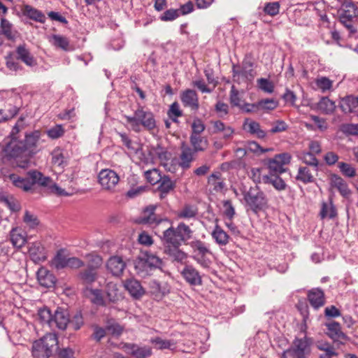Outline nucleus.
<instances>
[{
    "label": "nucleus",
    "instance_id": "nucleus-1",
    "mask_svg": "<svg viewBox=\"0 0 358 358\" xmlns=\"http://www.w3.org/2000/svg\"><path fill=\"white\" fill-rule=\"evenodd\" d=\"M162 229L160 240L164 253L173 262L182 264L188 255L180 249V246L192 238L193 231L185 222H180L176 227L170 225L167 229Z\"/></svg>",
    "mask_w": 358,
    "mask_h": 358
},
{
    "label": "nucleus",
    "instance_id": "nucleus-2",
    "mask_svg": "<svg viewBox=\"0 0 358 358\" xmlns=\"http://www.w3.org/2000/svg\"><path fill=\"white\" fill-rule=\"evenodd\" d=\"M123 117L130 125L131 130L136 133L141 132L143 129L150 131L157 126L153 113L145 110L141 105L138 106L132 115H124Z\"/></svg>",
    "mask_w": 358,
    "mask_h": 358
},
{
    "label": "nucleus",
    "instance_id": "nucleus-3",
    "mask_svg": "<svg viewBox=\"0 0 358 358\" xmlns=\"http://www.w3.org/2000/svg\"><path fill=\"white\" fill-rule=\"evenodd\" d=\"M58 349L57 334L48 333L34 341L31 346V355L33 358H50Z\"/></svg>",
    "mask_w": 358,
    "mask_h": 358
},
{
    "label": "nucleus",
    "instance_id": "nucleus-4",
    "mask_svg": "<svg viewBox=\"0 0 358 358\" xmlns=\"http://www.w3.org/2000/svg\"><path fill=\"white\" fill-rule=\"evenodd\" d=\"M339 22L347 29L350 34L357 32L354 20L358 19V7L352 0H345L337 11Z\"/></svg>",
    "mask_w": 358,
    "mask_h": 358
},
{
    "label": "nucleus",
    "instance_id": "nucleus-5",
    "mask_svg": "<svg viewBox=\"0 0 358 358\" xmlns=\"http://www.w3.org/2000/svg\"><path fill=\"white\" fill-rule=\"evenodd\" d=\"M243 195L245 206L255 214L268 206V199L258 186L250 187L244 192Z\"/></svg>",
    "mask_w": 358,
    "mask_h": 358
},
{
    "label": "nucleus",
    "instance_id": "nucleus-6",
    "mask_svg": "<svg viewBox=\"0 0 358 358\" xmlns=\"http://www.w3.org/2000/svg\"><path fill=\"white\" fill-rule=\"evenodd\" d=\"M119 181L118 174L112 169H102L98 174V182L106 191L114 192Z\"/></svg>",
    "mask_w": 358,
    "mask_h": 358
},
{
    "label": "nucleus",
    "instance_id": "nucleus-7",
    "mask_svg": "<svg viewBox=\"0 0 358 358\" xmlns=\"http://www.w3.org/2000/svg\"><path fill=\"white\" fill-rule=\"evenodd\" d=\"M155 206H149L145 208L139 218V223L149 224L151 227L156 226L157 227L161 225H169L170 220L166 217H160L155 213Z\"/></svg>",
    "mask_w": 358,
    "mask_h": 358
},
{
    "label": "nucleus",
    "instance_id": "nucleus-8",
    "mask_svg": "<svg viewBox=\"0 0 358 358\" xmlns=\"http://www.w3.org/2000/svg\"><path fill=\"white\" fill-rule=\"evenodd\" d=\"M308 343L304 338H296L294 346L283 352L281 358H306Z\"/></svg>",
    "mask_w": 358,
    "mask_h": 358
},
{
    "label": "nucleus",
    "instance_id": "nucleus-9",
    "mask_svg": "<svg viewBox=\"0 0 358 358\" xmlns=\"http://www.w3.org/2000/svg\"><path fill=\"white\" fill-rule=\"evenodd\" d=\"M6 156L10 159H17L27 156L29 154L24 146L23 141H10L4 148Z\"/></svg>",
    "mask_w": 358,
    "mask_h": 358
},
{
    "label": "nucleus",
    "instance_id": "nucleus-10",
    "mask_svg": "<svg viewBox=\"0 0 358 358\" xmlns=\"http://www.w3.org/2000/svg\"><path fill=\"white\" fill-rule=\"evenodd\" d=\"M196 152L191 147L185 143H182L180 146V153L178 157V165L183 170H187L191 167L192 162L196 158Z\"/></svg>",
    "mask_w": 358,
    "mask_h": 358
},
{
    "label": "nucleus",
    "instance_id": "nucleus-11",
    "mask_svg": "<svg viewBox=\"0 0 358 358\" xmlns=\"http://www.w3.org/2000/svg\"><path fill=\"white\" fill-rule=\"evenodd\" d=\"M180 273L185 280L192 286H200L203 284L202 275L192 265H185Z\"/></svg>",
    "mask_w": 358,
    "mask_h": 358
},
{
    "label": "nucleus",
    "instance_id": "nucleus-12",
    "mask_svg": "<svg viewBox=\"0 0 358 358\" xmlns=\"http://www.w3.org/2000/svg\"><path fill=\"white\" fill-rule=\"evenodd\" d=\"M124 351L134 358H148L152 356V350L150 346H139L135 343H124Z\"/></svg>",
    "mask_w": 358,
    "mask_h": 358
},
{
    "label": "nucleus",
    "instance_id": "nucleus-13",
    "mask_svg": "<svg viewBox=\"0 0 358 358\" xmlns=\"http://www.w3.org/2000/svg\"><path fill=\"white\" fill-rule=\"evenodd\" d=\"M212 134H222V138L225 141L231 140L235 133V130L231 126L227 125L221 120H211Z\"/></svg>",
    "mask_w": 358,
    "mask_h": 358
},
{
    "label": "nucleus",
    "instance_id": "nucleus-14",
    "mask_svg": "<svg viewBox=\"0 0 358 358\" xmlns=\"http://www.w3.org/2000/svg\"><path fill=\"white\" fill-rule=\"evenodd\" d=\"M69 322L70 318L67 310L62 308H57L52 316L50 327L65 330Z\"/></svg>",
    "mask_w": 358,
    "mask_h": 358
},
{
    "label": "nucleus",
    "instance_id": "nucleus-15",
    "mask_svg": "<svg viewBox=\"0 0 358 358\" xmlns=\"http://www.w3.org/2000/svg\"><path fill=\"white\" fill-rule=\"evenodd\" d=\"M106 267L113 275L120 276L126 268V262L122 257L114 255L108 259Z\"/></svg>",
    "mask_w": 358,
    "mask_h": 358
},
{
    "label": "nucleus",
    "instance_id": "nucleus-16",
    "mask_svg": "<svg viewBox=\"0 0 358 358\" xmlns=\"http://www.w3.org/2000/svg\"><path fill=\"white\" fill-rule=\"evenodd\" d=\"M180 99L184 106L189 107L192 110L196 111L199 108V97L196 91L186 90L181 93Z\"/></svg>",
    "mask_w": 358,
    "mask_h": 358
},
{
    "label": "nucleus",
    "instance_id": "nucleus-17",
    "mask_svg": "<svg viewBox=\"0 0 358 358\" xmlns=\"http://www.w3.org/2000/svg\"><path fill=\"white\" fill-rule=\"evenodd\" d=\"M327 332V334L334 342H342L346 341L348 336L342 331L341 324L336 322H331L326 324Z\"/></svg>",
    "mask_w": 358,
    "mask_h": 358
},
{
    "label": "nucleus",
    "instance_id": "nucleus-18",
    "mask_svg": "<svg viewBox=\"0 0 358 358\" xmlns=\"http://www.w3.org/2000/svg\"><path fill=\"white\" fill-rule=\"evenodd\" d=\"M29 255L35 263L44 262L47 259L44 247L40 242H34L29 244Z\"/></svg>",
    "mask_w": 358,
    "mask_h": 358
},
{
    "label": "nucleus",
    "instance_id": "nucleus-19",
    "mask_svg": "<svg viewBox=\"0 0 358 358\" xmlns=\"http://www.w3.org/2000/svg\"><path fill=\"white\" fill-rule=\"evenodd\" d=\"M330 185L337 189L343 197L348 198L351 195V190L347 182L338 175L334 173L330 176Z\"/></svg>",
    "mask_w": 358,
    "mask_h": 358
},
{
    "label": "nucleus",
    "instance_id": "nucleus-20",
    "mask_svg": "<svg viewBox=\"0 0 358 358\" xmlns=\"http://www.w3.org/2000/svg\"><path fill=\"white\" fill-rule=\"evenodd\" d=\"M36 275L39 284L44 287H52L56 282L55 276L45 267H41Z\"/></svg>",
    "mask_w": 358,
    "mask_h": 358
},
{
    "label": "nucleus",
    "instance_id": "nucleus-21",
    "mask_svg": "<svg viewBox=\"0 0 358 358\" xmlns=\"http://www.w3.org/2000/svg\"><path fill=\"white\" fill-rule=\"evenodd\" d=\"M17 59L21 60L29 66H34L36 65V60L31 54L29 49L26 48L25 44L20 45L15 50Z\"/></svg>",
    "mask_w": 358,
    "mask_h": 358
},
{
    "label": "nucleus",
    "instance_id": "nucleus-22",
    "mask_svg": "<svg viewBox=\"0 0 358 358\" xmlns=\"http://www.w3.org/2000/svg\"><path fill=\"white\" fill-rule=\"evenodd\" d=\"M308 299L310 305L315 309L323 306L325 303L324 292L320 288H314L308 292Z\"/></svg>",
    "mask_w": 358,
    "mask_h": 358
},
{
    "label": "nucleus",
    "instance_id": "nucleus-23",
    "mask_svg": "<svg viewBox=\"0 0 358 358\" xmlns=\"http://www.w3.org/2000/svg\"><path fill=\"white\" fill-rule=\"evenodd\" d=\"M159 183L158 190L161 199H164L176 187V182L173 181L169 176L164 175Z\"/></svg>",
    "mask_w": 358,
    "mask_h": 358
},
{
    "label": "nucleus",
    "instance_id": "nucleus-24",
    "mask_svg": "<svg viewBox=\"0 0 358 358\" xmlns=\"http://www.w3.org/2000/svg\"><path fill=\"white\" fill-rule=\"evenodd\" d=\"M1 33L9 41H14L18 36V31L13 28V25L6 18L1 19Z\"/></svg>",
    "mask_w": 358,
    "mask_h": 358
},
{
    "label": "nucleus",
    "instance_id": "nucleus-25",
    "mask_svg": "<svg viewBox=\"0 0 358 358\" xmlns=\"http://www.w3.org/2000/svg\"><path fill=\"white\" fill-rule=\"evenodd\" d=\"M126 289L135 299H139L144 294L141 283L135 279L127 280L124 284Z\"/></svg>",
    "mask_w": 358,
    "mask_h": 358
},
{
    "label": "nucleus",
    "instance_id": "nucleus-26",
    "mask_svg": "<svg viewBox=\"0 0 358 358\" xmlns=\"http://www.w3.org/2000/svg\"><path fill=\"white\" fill-rule=\"evenodd\" d=\"M85 295L95 305L106 306V301L104 300L102 291L99 289L86 288L84 291Z\"/></svg>",
    "mask_w": 358,
    "mask_h": 358
},
{
    "label": "nucleus",
    "instance_id": "nucleus-27",
    "mask_svg": "<svg viewBox=\"0 0 358 358\" xmlns=\"http://www.w3.org/2000/svg\"><path fill=\"white\" fill-rule=\"evenodd\" d=\"M189 142L196 152H204L209 144L208 139L201 135H190Z\"/></svg>",
    "mask_w": 358,
    "mask_h": 358
},
{
    "label": "nucleus",
    "instance_id": "nucleus-28",
    "mask_svg": "<svg viewBox=\"0 0 358 358\" xmlns=\"http://www.w3.org/2000/svg\"><path fill=\"white\" fill-rule=\"evenodd\" d=\"M211 236L215 243L220 246H225L229 242V236L217 224H215L213 231L211 232Z\"/></svg>",
    "mask_w": 358,
    "mask_h": 358
},
{
    "label": "nucleus",
    "instance_id": "nucleus-29",
    "mask_svg": "<svg viewBox=\"0 0 358 358\" xmlns=\"http://www.w3.org/2000/svg\"><path fill=\"white\" fill-rule=\"evenodd\" d=\"M40 131H34L30 134H27L25 135V138L23 141L24 146L28 154L29 155L31 152L36 149L37 146V143L40 138Z\"/></svg>",
    "mask_w": 358,
    "mask_h": 358
},
{
    "label": "nucleus",
    "instance_id": "nucleus-30",
    "mask_svg": "<svg viewBox=\"0 0 358 358\" xmlns=\"http://www.w3.org/2000/svg\"><path fill=\"white\" fill-rule=\"evenodd\" d=\"M10 239L15 248H22L27 242L25 233L19 228H13L10 232Z\"/></svg>",
    "mask_w": 358,
    "mask_h": 358
},
{
    "label": "nucleus",
    "instance_id": "nucleus-31",
    "mask_svg": "<svg viewBox=\"0 0 358 358\" xmlns=\"http://www.w3.org/2000/svg\"><path fill=\"white\" fill-rule=\"evenodd\" d=\"M262 180L265 184L272 185L278 191L285 190L287 187L285 182L277 174L263 176Z\"/></svg>",
    "mask_w": 358,
    "mask_h": 358
},
{
    "label": "nucleus",
    "instance_id": "nucleus-32",
    "mask_svg": "<svg viewBox=\"0 0 358 358\" xmlns=\"http://www.w3.org/2000/svg\"><path fill=\"white\" fill-rule=\"evenodd\" d=\"M22 12L24 15L36 22L44 23L45 21V15L41 11L29 5L24 6Z\"/></svg>",
    "mask_w": 358,
    "mask_h": 358
},
{
    "label": "nucleus",
    "instance_id": "nucleus-33",
    "mask_svg": "<svg viewBox=\"0 0 358 358\" xmlns=\"http://www.w3.org/2000/svg\"><path fill=\"white\" fill-rule=\"evenodd\" d=\"M358 106V98L354 96H347L341 99L340 108L345 113H352Z\"/></svg>",
    "mask_w": 358,
    "mask_h": 358
},
{
    "label": "nucleus",
    "instance_id": "nucleus-34",
    "mask_svg": "<svg viewBox=\"0 0 358 358\" xmlns=\"http://www.w3.org/2000/svg\"><path fill=\"white\" fill-rule=\"evenodd\" d=\"M28 176H29L32 180L33 185L37 183L41 186L50 188V185L53 182L52 180L50 177L45 176L41 172L36 171H29L28 173Z\"/></svg>",
    "mask_w": 358,
    "mask_h": 358
},
{
    "label": "nucleus",
    "instance_id": "nucleus-35",
    "mask_svg": "<svg viewBox=\"0 0 358 358\" xmlns=\"http://www.w3.org/2000/svg\"><path fill=\"white\" fill-rule=\"evenodd\" d=\"M245 130L248 131L251 134L255 135L259 138H264L266 137V132L261 129L260 124L255 121H245L243 124Z\"/></svg>",
    "mask_w": 358,
    "mask_h": 358
},
{
    "label": "nucleus",
    "instance_id": "nucleus-36",
    "mask_svg": "<svg viewBox=\"0 0 358 358\" xmlns=\"http://www.w3.org/2000/svg\"><path fill=\"white\" fill-rule=\"evenodd\" d=\"M10 178L15 187L21 188L26 192L31 189L33 187V182L29 176L28 178H21L13 174Z\"/></svg>",
    "mask_w": 358,
    "mask_h": 358
},
{
    "label": "nucleus",
    "instance_id": "nucleus-37",
    "mask_svg": "<svg viewBox=\"0 0 358 358\" xmlns=\"http://www.w3.org/2000/svg\"><path fill=\"white\" fill-rule=\"evenodd\" d=\"M296 180L302 182L303 184L315 182V177L309 167L300 166L298 170Z\"/></svg>",
    "mask_w": 358,
    "mask_h": 358
},
{
    "label": "nucleus",
    "instance_id": "nucleus-38",
    "mask_svg": "<svg viewBox=\"0 0 358 358\" xmlns=\"http://www.w3.org/2000/svg\"><path fill=\"white\" fill-rule=\"evenodd\" d=\"M150 343L157 350L169 349L173 350L176 348V342L172 340H164L160 337H155L150 339Z\"/></svg>",
    "mask_w": 358,
    "mask_h": 358
},
{
    "label": "nucleus",
    "instance_id": "nucleus-39",
    "mask_svg": "<svg viewBox=\"0 0 358 358\" xmlns=\"http://www.w3.org/2000/svg\"><path fill=\"white\" fill-rule=\"evenodd\" d=\"M106 292L109 302L115 303L121 298V294L117 284L113 282L107 283Z\"/></svg>",
    "mask_w": 358,
    "mask_h": 358
},
{
    "label": "nucleus",
    "instance_id": "nucleus-40",
    "mask_svg": "<svg viewBox=\"0 0 358 358\" xmlns=\"http://www.w3.org/2000/svg\"><path fill=\"white\" fill-rule=\"evenodd\" d=\"M50 43L56 48H60L64 51L70 50L69 41L64 36L53 34L50 39Z\"/></svg>",
    "mask_w": 358,
    "mask_h": 358
},
{
    "label": "nucleus",
    "instance_id": "nucleus-41",
    "mask_svg": "<svg viewBox=\"0 0 358 358\" xmlns=\"http://www.w3.org/2000/svg\"><path fill=\"white\" fill-rule=\"evenodd\" d=\"M19 112L17 106L8 105L5 108L0 109V123L13 118Z\"/></svg>",
    "mask_w": 358,
    "mask_h": 358
},
{
    "label": "nucleus",
    "instance_id": "nucleus-42",
    "mask_svg": "<svg viewBox=\"0 0 358 358\" xmlns=\"http://www.w3.org/2000/svg\"><path fill=\"white\" fill-rule=\"evenodd\" d=\"M335 108V103L328 97H322L317 103V109L324 114L333 113Z\"/></svg>",
    "mask_w": 358,
    "mask_h": 358
},
{
    "label": "nucleus",
    "instance_id": "nucleus-43",
    "mask_svg": "<svg viewBox=\"0 0 358 358\" xmlns=\"http://www.w3.org/2000/svg\"><path fill=\"white\" fill-rule=\"evenodd\" d=\"M79 278L84 284L90 285L96 280L98 273L92 268H87L80 272Z\"/></svg>",
    "mask_w": 358,
    "mask_h": 358
},
{
    "label": "nucleus",
    "instance_id": "nucleus-44",
    "mask_svg": "<svg viewBox=\"0 0 358 358\" xmlns=\"http://www.w3.org/2000/svg\"><path fill=\"white\" fill-rule=\"evenodd\" d=\"M300 159L304 164L312 166L314 172L318 171L319 161L316 158L315 155L309 152H303L301 153Z\"/></svg>",
    "mask_w": 358,
    "mask_h": 358
},
{
    "label": "nucleus",
    "instance_id": "nucleus-45",
    "mask_svg": "<svg viewBox=\"0 0 358 358\" xmlns=\"http://www.w3.org/2000/svg\"><path fill=\"white\" fill-rule=\"evenodd\" d=\"M198 214L196 207L191 205H185L177 213V217L180 219L194 218Z\"/></svg>",
    "mask_w": 358,
    "mask_h": 358
},
{
    "label": "nucleus",
    "instance_id": "nucleus-46",
    "mask_svg": "<svg viewBox=\"0 0 358 358\" xmlns=\"http://www.w3.org/2000/svg\"><path fill=\"white\" fill-rule=\"evenodd\" d=\"M340 172L343 176L347 178H354L357 175V170L354 166L350 163L340 162L337 165Z\"/></svg>",
    "mask_w": 358,
    "mask_h": 358
},
{
    "label": "nucleus",
    "instance_id": "nucleus-47",
    "mask_svg": "<svg viewBox=\"0 0 358 358\" xmlns=\"http://www.w3.org/2000/svg\"><path fill=\"white\" fill-rule=\"evenodd\" d=\"M208 182L213 186V190L216 192H222L225 187L224 181L220 179V173H212L208 177Z\"/></svg>",
    "mask_w": 358,
    "mask_h": 358
},
{
    "label": "nucleus",
    "instance_id": "nucleus-48",
    "mask_svg": "<svg viewBox=\"0 0 358 358\" xmlns=\"http://www.w3.org/2000/svg\"><path fill=\"white\" fill-rule=\"evenodd\" d=\"M320 215L322 219H324L327 217L333 219L337 215L336 207L334 206L331 201L329 205L325 202L322 203Z\"/></svg>",
    "mask_w": 358,
    "mask_h": 358
},
{
    "label": "nucleus",
    "instance_id": "nucleus-49",
    "mask_svg": "<svg viewBox=\"0 0 358 358\" xmlns=\"http://www.w3.org/2000/svg\"><path fill=\"white\" fill-rule=\"evenodd\" d=\"M252 70L247 71L245 68H243L241 69V67L238 65L234 64L232 66V73L234 80L239 83L241 78H243L247 80L248 78V75L252 76Z\"/></svg>",
    "mask_w": 358,
    "mask_h": 358
},
{
    "label": "nucleus",
    "instance_id": "nucleus-50",
    "mask_svg": "<svg viewBox=\"0 0 358 358\" xmlns=\"http://www.w3.org/2000/svg\"><path fill=\"white\" fill-rule=\"evenodd\" d=\"M259 110L269 112L275 109L278 106V101L275 99H264L258 101Z\"/></svg>",
    "mask_w": 358,
    "mask_h": 358
},
{
    "label": "nucleus",
    "instance_id": "nucleus-51",
    "mask_svg": "<svg viewBox=\"0 0 358 358\" xmlns=\"http://www.w3.org/2000/svg\"><path fill=\"white\" fill-rule=\"evenodd\" d=\"M190 247L192 249L193 255L211 254L210 250L206 246V243L200 240L192 241L190 243Z\"/></svg>",
    "mask_w": 358,
    "mask_h": 358
},
{
    "label": "nucleus",
    "instance_id": "nucleus-52",
    "mask_svg": "<svg viewBox=\"0 0 358 358\" xmlns=\"http://www.w3.org/2000/svg\"><path fill=\"white\" fill-rule=\"evenodd\" d=\"M143 253L150 268H160L163 266L162 259L156 255L148 251L143 252Z\"/></svg>",
    "mask_w": 358,
    "mask_h": 358
},
{
    "label": "nucleus",
    "instance_id": "nucleus-53",
    "mask_svg": "<svg viewBox=\"0 0 358 358\" xmlns=\"http://www.w3.org/2000/svg\"><path fill=\"white\" fill-rule=\"evenodd\" d=\"M6 67L13 71H18L22 70V66L17 62V57H14L13 53L9 52L5 57Z\"/></svg>",
    "mask_w": 358,
    "mask_h": 358
},
{
    "label": "nucleus",
    "instance_id": "nucleus-54",
    "mask_svg": "<svg viewBox=\"0 0 358 358\" xmlns=\"http://www.w3.org/2000/svg\"><path fill=\"white\" fill-rule=\"evenodd\" d=\"M87 258V268H92L96 271L103 264V259L100 255L96 254H89L86 256Z\"/></svg>",
    "mask_w": 358,
    "mask_h": 358
},
{
    "label": "nucleus",
    "instance_id": "nucleus-55",
    "mask_svg": "<svg viewBox=\"0 0 358 358\" xmlns=\"http://www.w3.org/2000/svg\"><path fill=\"white\" fill-rule=\"evenodd\" d=\"M315 85L322 92H325L332 88L333 81L325 76H320L315 79Z\"/></svg>",
    "mask_w": 358,
    "mask_h": 358
},
{
    "label": "nucleus",
    "instance_id": "nucleus-56",
    "mask_svg": "<svg viewBox=\"0 0 358 358\" xmlns=\"http://www.w3.org/2000/svg\"><path fill=\"white\" fill-rule=\"evenodd\" d=\"M268 168L269 169L270 175H278L285 172L286 171L283 166L276 159L275 157L274 158L268 160Z\"/></svg>",
    "mask_w": 358,
    "mask_h": 358
},
{
    "label": "nucleus",
    "instance_id": "nucleus-57",
    "mask_svg": "<svg viewBox=\"0 0 358 358\" xmlns=\"http://www.w3.org/2000/svg\"><path fill=\"white\" fill-rule=\"evenodd\" d=\"M68 258L65 256L62 250L57 252V255L52 260V264L57 269L67 267Z\"/></svg>",
    "mask_w": 358,
    "mask_h": 358
},
{
    "label": "nucleus",
    "instance_id": "nucleus-58",
    "mask_svg": "<svg viewBox=\"0 0 358 358\" xmlns=\"http://www.w3.org/2000/svg\"><path fill=\"white\" fill-rule=\"evenodd\" d=\"M145 176L147 181L151 185H155L157 183H159V182L162 180L163 177L161 175L159 170L156 169H153L145 171Z\"/></svg>",
    "mask_w": 358,
    "mask_h": 358
},
{
    "label": "nucleus",
    "instance_id": "nucleus-59",
    "mask_svg": "<svg viewBox=\"0 0 358 358\" xmlns=\"http://www.w3.org/2000/svg\"><path fill=\"white\" fill-rule=\"evenodd\" d=\"M38 319L43 324H47L50 327L53 315L49 308L44 307L38 311Z\"/></svg>",
    "mask_w": 358,
    "mask_h": 358
},
{
    "label": "nucleus",
    "instance_id": "nucleus-60",
    "mask_svg": "<svg viewBox=\"0 0 358 358\" xmlns=\"http://www.w3.org/2000/svg\"><path fill=\"white\" fill-rule=\"evenodd\" d=\"M134 264L138 273L147 271L150 268L143 252L134 260Z\"/></svg>",
    "mask_w": 358,
    "mask_h": 358
},
{
    "label": "nucleus",
    "instance_id": "nucleus-61",
    "mask_svg": "<svg viewBox=\"0 0 358 358\" xmlns=\"http://www.w3.org/2000/svg\"><path fill=\"white\" fill-rule=\"evenodd\" d=\"M180 16V12L178 9H168L160 16L159 20L163 22L173 21Z\"/></svg>",
    "mask_w": 358,
    "mask_h": 358
},
{
    "label": "nucleus",
    "instance_id": "nucleus-62",
    "mask_svg": "<svg viewBox=\"0 0 358 358\" xmlns=\"http://www.w3.org/2000/svg\"><path fill=\"white\" fill-rule=\"evenodd\" d=\"M258 87L264 92L271 94L274 91V85L267 78H259L257 80Z\"/></svg>",
    "mask_w": 358,
    "mask_h": 358
},
{
    "label": "nucleus",
    "instance_id": "nucleus-63",
    "mask_svg": "<svg viewBox=\"0 0 358 358\" xmlns=\"http://www.w3.org/2000/svg\"><path fill=\"white\" fill-rule=\"evenodd\" d=\"M191 127L192 132L190 135H201L206 129V126L203 121L198 117L194 119Z\"/></svg>",
    "mask_w": 358,
    "mask_h": 358
},
{
    "label": "nucleus",
    "instance_id": "nucleus-64",
    "mask_svg": "<svg viewBox=\"0 0 358 358\" xmlns=\"http://www.w3.org/2000/svg\"><path fill=\"white\" fill-rule=\"evenodd\" d=\"M280 3L277 1L268 2L265 4L264 11L267 15L275 16L279 13Z\"/></svg>",
    "mask_w": 358,
    "mask_h": 358
}]
</instances>
